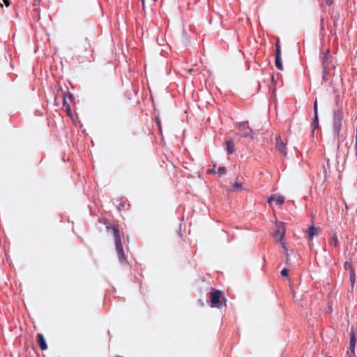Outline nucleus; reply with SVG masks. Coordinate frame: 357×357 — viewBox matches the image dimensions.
Returning <instances> with one entry per match:
<instances>
[{
  "instance_id": "obj_1",
  "label": "nucleus",
  "mask_w": 357,
  "mask_h": 357,
  "mask_svg": "<svg viewBox=\"0 0 357 357\" xmlns=\"http://www.w3.org/2000/svg\"><path fill=\"white\" fill-rule=\"evenodd\" d=\"M107 229L108 231H111L114 235V240H115V244H116V250L118 253L119 260L125 259V254L123 252V245L121 243L119 230L118 227L116 226H112V227L107 226Z\"/></svg>"
},
{
  "instance_id": "obj_2",
  "label": "nucleus",
  "mask_w": 357,
  "mask_h": 357,
  "mask_svg": "<svg viewBox=\"0 0 357 357\" xmlns=\"http://www.w3.org/2000/svg\"><path fill=\"white\" fill-rule=\"evenodd\" d=\"M343 117L344 115L342 109H338L333 112V132L337 138L340 137Z\"/></svg>"
},
{
  "instance_id": "obj_3",
  "label": "nucleus",
  "mask_w": 357,
  "mask_h": 357,
  "mask_svg": "<svg viewBox=\"0 0 357 357\" xmlns=\"http://www.w3.org/2000/svg\"><path fill=\"white\" fill-rule=\"evenodd\" d=\"M210 299L213 307H221L222 305H225L226 299L222 292L219 290L213 291L211 293Z\"/></svg>"
},
{
  "instance_id": "obj_4",
  "label": "nucleus",
  "mask_w": 357,
  "mask_h": 357,
  "mask_svg": "<svg viewBox=\"0 0 357 357\" xmlns=\"http://www.w3.org/2000/svg\"><path fill=\"white\" fill-rule=\"evenodd\" d=\"M332 62V57L330 55V50H327L321 56L323 66V79L326 80V77L330 74V65Z\"/></svg>"
},
{
  "instance_id": "obj_5",
  "label": "nucleus",
  "mask_w": 357,
  "mask_h": 357,
  "mask_svg": "<svg viewBox=\"0 0 357 357\" xmlns=\"http://www.w3.org/2000/svg\"><path fill=\"white\" fill-rule=\"evenodd\" d=\"M276 226H277L276 231L273 234V235L275 238L279 239L282 248L284 249H285V246H284V243L282 242V239L284 237V234H285V227L282 222H280V224H277Z\"/></svg>"
},
{
  "instance_id": "obj_6",
  "label": "nucleus",
  "mask_w": 357,
  "mask_h": 357,
  "mask_svg": "<svg viewBox=\"0 0 357 357\" xmlns=\"http://www.w3.org/2000/svg\"><path fill=\"white\" fill-rule=\"evenodd\" d=\"M247 122H243L239 125V127L241 129V136L243 137H250L252 138V131L247 126Z\"/></svg>"
},
{
  "instance_id": "obj_7",
  "label": "nucleus",
  "mask_w": 357,
  "mask_h": 357,
  "mask_svg": "<svg viewBox=\"0 0 357 357\" xmlns=\"http://www.w3.org/2000/svg\"><path fill=\"white\" fill-rule=\"evenodd\" d=\"M36 337H37L38 344L39 345L40 349L43 351L46 350L47 349V344L46 343V340H45L44 336L43 335V334H41V333L37 334Z\"/></svg>"
},
{
  "instance_id": "obj_8",
  "label": "nucleus",
  "mask_w": 357,
  "mask_h": 357,
  "mask_svg": "<svg viewBox=\"0 0 357 357\" xmlns=\"http://www.w3.org/2000/svg\"><path fill=\"white\" fill-rule=\"evenodd\" d=\"M276 143H277V149L283 155H287V152H286V146H285V144L282 142V139H281V137H278L276 138Z\"/></svg>"
},
{
  "instance_id": "obj_9",
  "label": "nucleus",
  "mask_w": 357,
  "mask_h": 357,
  "mask_svg": "<svg viewBox=\"0 0 357 357\" xmlns=\"http://www.w3.org/2000/svg\"><path fill=\"white\" fill-rule=\"evenodd\" d=\"M272 202H275L276 204L278 205H281L284 203V197L281 196V195H273L268 199V203H271Z\"/></svg>"
},
{
  "instance_id": "obj_10",
  "label": "nucleus",
  "mask_w": 357,
  "mask_h": 357,
  "mask_svg": "<svg viewBox=\"0 0 357 357\" xmlns=\"http://www.w3.org/2000/svg\"><path fill=\"white\" fill-rule=\"evenodd\" d=\"M319 228L314 227L313 225L310 227L308 229V240L311 241L314 236L319 234Z\"/></svg>"
},
{
  "instance_id": "obj_11",
  "label": "nucleus",
  "mask_w": 357,
  "mask_h": 357,
  "mask_svg": "<svg viewBox=\"0 0 357 357\" xmlns=\"http://www.w3.org/2000/svg\"><path fill=\"white\" fill-rule=\"evenodd\" d=\"M91 47V43L89 40L86 38L82 41L80 42L79 45V48L83 50L84 51H87Z\"/></svg>"
},
{
  "instance_id": "obj_12",
  "label": "nucleus",
  "mask_w": 357,
  "mask_h": 357,
  "mask_svg": "<svg viewBox=\"0 0 357 357\" xmlns=\"http://www.w3.org/2000/svg\"><path fill=\"white\" fill-rule=\"evenodd\" d=\"M227 151L228 154H231L234 152V144L231 140H227L226 142Z\"/></svg>"
},
{
  "instance_id": "obj_13",
  "label": "nucleus",
  "mask_w": 357,
  "mask_h": 357,
  "mask_svg": "<svg viewBox=\"0 0 357 357\" xmlns=\"http://www.w3.org/2000/svg\"><path fill=\"white\" fill-rule=\"evenodd\" d=\"M330 245L333 247L337 248L339 245V241L336 234H333L330 241Z\"/></svg>"
},
{
  "instance_id": "obj_14",
  "label": "nucleus",
  "mask_w": 357,
  "mask_h": 357,
  "mask_svg": "<svg viewBox=\"0 0 357 357\" xmlns=\"http://www.w3.org/2000/svg\"><path fill=\"white\" fill-rule=\"evenodd\" d=\"M275 66L280 70H283V66L282 64V59H281V57L275 58Z\"/></svg>"
},
{
  "instance_id": "obj_15",
  "label": "nucleus",
  "mask_w": 357,
  "mask_h": 357,
  "mask_svg": "<svg viewBox=\"0 0 357 357\" xmlns=\"http://www.w3.org/2000/svg\"><path fill=\"white\" fill-rule=\"evenodd\" d=\"M349 277H350L351 284L352 286H354L355 281H356L355 270H351V271H349Z\"/></svg>"
},
{
  "instance_id": "obj_16",
  "label": "nucleus",
  "mask_w": 357,
  "mask_h": 357,
  "mask_svg": "<svg viewBox=\"0 0 357 357\" xmlns=\"http://www.w3.org/2000/svg\"><path fill=\"white\" fill-rule=\"evenodd\" d=\"M66 95L64 94L63 95V107H66V112H68V114H70L71 109H70V105L66 103Z\"/></svg>"
},
{
  "instance_id": "obj_17",
  "label": "nucleus",
  "mask_w": 357,
  "mask_h": 357,
  "mask_svg": "<svg viewBox=\"0 0 357 357\" xmlns=\"http://www.w3.org/2000/svg\"><path fill=\"white\" fill-rule=\"evenodd\" d=\"M344 268L346 271H351V270H354V268L353 267L351 262L346 261L344 264Z\"/></svg>"
},
{
  "instance_id": "obj_18",
  "label": "nucleus",
  "mask_w": 357,
  "mask_h": 357,
  "mask_svg": "<svg viewBox=\"0 0 357 357\" xmlns=\"http://www.w3.org/2000/svg\"><path fill=\"white\" fill-rule=\"evenodd\" d=\"M356 337H355V333L354 331H351L350 333V342L349 344H356Z\"/></svg>"
},
{
  "instance_id": "obj_19",
  "label": "nucleus",
  "mask_w": 357,
  "mask_h": 357,
  "mask_svg": "<svg viewBox=\"0 0 357 357\" xmlns=\"http://www.w3.org/2000/svg\"><path fill=\"white\" fill-rule=\"evenodd\" d=\"M281 57V47H275V58Z\"/></svg>"
},
{
  "instance_id": "obj_20",
  "label": "nucleus",
  "mask_w": 357,
  "mask_h": 357,
  "mask_svg": "<svg viewBox=\"0 0 357 357\" xmlns=\"http://www.w3.org/2000/svg\"><path fill=\"white\" fill-rule=\"evenodd\" d=\"M218 173L220 175L225 174L226 173V168L224 167H219L218 169Z\"/></svg>"
},
{
  "instance_id": "obj_21",
  "label": "nucleus",
  "mask_w": 357,
  "mask_h": 357,
  "mask_svg": "<svg viewBox=\"0 0 357 357\" xmlns=\"http://www.w3.org/2000/svg\"><path fill=\"white\" fill-rule=\"evenodd\" d=\"M280 274L282 277H286L288 275V270L287 268H283L281 272H280Z\"/></svg>"
},
{
  "instance_id": "obj_22",
  "label": "nucleus",
  "mask_w": 357,
  "mask_h": 357,
  "mask_svg": "<svg viewBox=\"0 0 357 357\" xmlns=\"http://www.w3.org/2000/svg\"><path fill=\"white\" fill-rule=\"evenodd\" d=\"M314 112L315 119H317V100H315V102L314 103Z\"/></svg>"
},
{
  "instance_id": "obj_23",
  "label": "nucleus",
  "mask_w": 357,
  "mask_h": 357,
  "mask_svg": "<svg viewBox=\"0 0 357 357\" xmlns=\"http://www.w3.org/2000/svg\"><path fill=\"white\" fill-rule=\"evenodd\" d=\"M234 188L236 189H241L242 188V183L236 182L234 185Z\"/></svg>"
},
{
  "instance_id": "obj_24",
  "label": "nucleus",
  "mask_w": 357,
  "mask_h": 357,
  "mask_svg": "<svg viewBox=\"0 0 357 357\" xmlns=\"http://www.w3.org/2000/svg\"><path fill=\"white\" fill-rule=\"evenodd\" d=\"M355 345L354 344H349V349L352 354L355 352Z\"/></svg>"
},
{
  "instance_id": "obj_25",
  "label": "nucleus",
  "mask_w": 357,
  "mask_h": 357,
  "mask_svg": "<svg viewBox=\"0 0 357 357\" xmlns=\"http://www.w3.org/2000/svg\"><path fill=\"white\" fill-rule=\"evenodd\" d=\"M284 250L286 251V263L289 264V255L287 252V250L286 248H285Z\"/></svg>"
},
{
  "instance_id": "obj_26",
  "label": "nucleus",
  "mask_w": 357,
  "mask_h": 357,
  "mask_svg": "<svg viewBox=\"0 0 357 357\" xmlns=\"http://www.w3.org/2000/svg\"><path fill=\"white\" fill-rule=\"evenodd\" d=\"M157 126L158 127V129L161 132V125H160V121L158 119L157 120Z\"/></svg>"
},
{
  "instance_id": "obj_27",
  "label": "nucleus",
  "mask_w": 357,
  "mask_h": 357,
  "mask_svg": "<svg viewBox=\"0 0 357 357\" xmlns=\"http://www.w3.org/2000/svg\"><path fill=\"white\" fill-rule=\"evenodd\" d=\"M3 2L4 3V4H5L6 6H9V5H10V1H9V0H3Z\"/></svg>"
},
{
  "instance_id": "obj_28",
  "label": "nucleus",
  "mask_w": 357,
  "mask_h": 357,
  "mask_svg": "<svg viewBox=\"0 0 357 357\" xmlns=\"http://www.w3.org/2000/svg\"><path fill=\"white\" fill-rule=\"evenodd\" d=\"M280 47L279 38L277 39V41H276V43H275V47Z\"/></svg>"
},
{
  "instance_id": "obj_29",
  "label": "nucleus",
  "mask_w": 357,
  "mask_h": 357,
  "mask_svg": "<svg viewBox=\"0 0 357 357\" xmlns=\"http://www.w3.org/2000/svg\"><path fill=\"white\" fill-rule=\"evenodd\" d=\"M327 5H331L333 2V0H326Z\"/></svg>"
},
{
  "instance_id": "obj_30",
  "label": "nucleus",
  "mask_w": 357,
  "mask_h": 357,
  "mask_svg": "<svg viewBox=\"0 0 357 357\" xmlns=\"http://www.w3.org/2000/svg\"><path fill=\"white\" fill-rule=\"evenodd\" d=\"M67 96H68V98H69V99H70V100L73 98V95L72 93H68L67 94Z\"/></svg>"
},
{
  "instance_id": "obj_31",
  "label": "nucleus",
  "mask_w": 357,
  "mask_h": 357,
  "mask_svg": "<svg viewBox=\"0 0 357 357\" xmlns=\"http://www.w3.org/2000/svg\"><path fill=\"white\" fill-rule=\"evenodd\" d=\"M314 123L318 124V115L317 114V119L314 118Z\"/></svg>"
},
{
  "instance_id": "obj_32",
  "label": "nucleus",
  "mask_w": 357,
  "mask_h": 357,
  "mask_svg": "<svg viewBox=\"0 0 357 357\" xmlns=\"http://www.w3.org/2000/svg\"><path fill=\"white\" fill-rule=\"evenodd\" d=\"M208 172L214 174L215 172L214 169H211V170L208 171Z\"/></svg>"
},
{
  "instance_id": "obj_33",
  "label": "nucleus",
  "mask_w": 357,
  "mask_h": 357,
  "mask_svg": "<svg viewBox=\"0 0 357 357\" xmlns=\"http://www.w3.org/2000/svg\"><path fill=\"white\" fill-rule=\"evenodd\" d=\"M143 8H144V0H142Z\"/></svg>"
},
{
  "instance_id": "obj_34",
  "label": "nucleus",
  "mask_w": 357,
  "mask_h": 357,
  "mask_svg": "<svg viewBox=\"0 0 357 357\" xmlns=\"http://www.w3.org/2000/svg\"><path fill=\"white\" fill-rule=\"evenodd\" d=\"M36 0L34 1V3H33V6H36Z\"/></svg>"
},
{
  "instance_id": "obj_35",
  "label": "nucleus",
  "mask_w": 357,
  "mask_h": 357,
  "mask_svg": "<svg viewBox=\"0 0 357 357\" xmlns=\"http://www.w3.org/2000/svg\"><path fill=\"white\" fill-rule=\"evenodd\" d=\"M356 134H357V123H356Z\"/></svg>"
},
{
  "instance_id": "obj_36",
  "label": "nucleus",
  "mask_w": 357,
  "mask_h": 357,
  "mask_svg": "<svg viewBox=\"0 0 357 357\" xmlns=\"http://www.w3.org/2000/svg\"><path fill=\"white\" fill-rule=\"evenodd\" d=\"M0 7H1V8H2V7H3L2 4H1V3H0Z\"/></svg>"
}]
</instances>
